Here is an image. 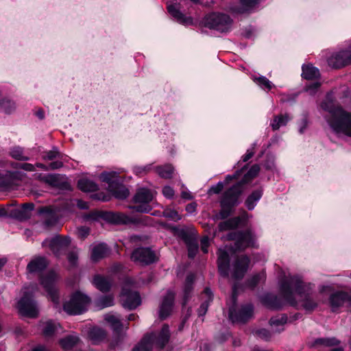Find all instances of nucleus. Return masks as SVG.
I'll return each instance as SVG.
<instances>
[{
  "label": "nucleus",
  "mask_w": 351,
  "mask_h": 351,
  "mask_svg": "<svg viewBox=\"0 0 351 351\" xmlns=\"http://www.w3.org/2000/svg\"><path fill=\"white\" fill-rule=\"evenodd\" d=\"M241 223V219L239 217L230 218L225 221L220 222L218 225L219 231H225L230 229H234L238 227Z\"/></svg>",
  "instance_id": "obj_35"
},
{
  "label": "nucleus",
  "mask_w": 351,
  "mask_h": 351,
  "mask_svg": "<svg viewBox=\"0 0 351 351\" xmlns=\"http://www.w3.org/2000/svg\"><path fill=\"white\" fill-rule=\"evenodd\" d=\"M15 109L16 104L13 101L6 98L0 99V112L5 114H11Z\"/></svg>",
  "instance_id": "obj_40"
},
{
  "label": "nucleus",
  "mask_w": 351,
  "mask_h": 351,
  "mask_svg": "<svg viewBox=\"0 0 351 351\" xmlns=\"http://www.w3.org/2000/svg\"><path fill=\"white\" fill-rule=\"evenodd\" d=\"M106 336L105 330L98 327H93L88 332V337L94 343L103 341Z\"/></svg>",
  "instance_id": "obj_33"
},
{
  "label": "nucleus",
  "mask_w": 351,
  "mask_h": 351,
  "mask_svg": "<svg viewBox=\"0 0 351 351\" xmlns=\"http://www.w3.org/2000/svg\"><path fill=\"white\" fill-rule=\"evenodd\" d=\"M104 319L110 325L111 328L116 332L119 333L123 327V324L119 318L114 315L108 313L105 315Z\"/></svg>",
  "instance_id": "obj_31"
},
{
  "label": "nucleus",
  "mask_w": 351,
  "mask_h": 351,
  "mask_svg": "<svg viewBox=\"0 0 351 351\" xmlns=\"http://www.w3.org/2000/svg\"><path fill=\"white\" fill-rule=\"evenodd\" d=\"M302 69V76L304 79L313 80L319 76V69L312 65H303Z\"/></svg>",
  "instance_id": "obj_36"
},
{
  "label": "nucleus",
  "mask_w": 351,
  "mask_h": 351,
  "mask_svg": "<svg viewBox=\"0 0 351 351\" xmlns=\"http://www.w3.org/2000/svg\"><path fill=\"white\" fill-rule=\"evenodd\" d=\"M217 265L220 275L223 277H228L230 268L229 254L226 250V247H220L218 250Z\"/></svg>",
  "instance_id": "obj_18"
},
{
  "label": "nucleus",
  "mask_w": 351,
  "mask_h": 351,
  "mask_svg": "<svg viewBox=\"0 0 351 351\" xmlns=\"http://www.w3.org/2000/svg\"><path fill=\"white\" fill-rule=\"evenodd\" d=\"M62 154L56 147H53L51 150L45 152L43 156L45 160H52L56 158H61Z\"/></svg>",
  "instance_id": "obj_48"
},
{
  "label": "nucleus",
  "mask_w": 351,
  "mask_h": 351,
  "mask_svg": "<svg viewBox=\"0 0 351 351\" xmlns=\"http://www.w3.org/2000/svg\"><path fill=\"white\" fill-rule=\"evenodd\" d=\"M95 287L102 292H107L111 287V281L108 278L101 275L95 276L93 281Z\"/></svg>",
  "instance_id": "obj_27"
},
{
  "label": "nucleus",
  "mask_w": 351,
  "mask_h": 351,
  "mask_svg": "<svg viewBox=\"0 0 351 351\" xmlns=\"http://www.w3.org/2000/svg\"><path fill=\"white\" fill-rule=\"evenodd\" d=\"M110 252V250L106 244L99 243L93 247L91 252V259L93 262H97L99 260L106 257Z\"/></svg>",
  "instance_id": "obj_26"
},
{
  "label": "nucleus",
  "mask_w": 351,
  "mask_h": 351,
  "mask_svg": "<svg viewBox=\"0 0 351 351\" xmlns=\"http://www.w3.org/2000/svg\"><path fill=\"white\" fill-rule=\"evenodd\" d=\"M131 259L143 265H150L157 261V256L149 247H138L133 251Z\"/></svg>",
  "instance_id": "obj_14"
},
{
  "label": "nucleus",
  "mask_w": 351,
  "mask_h": 351,
  "mask_svg": "<svg viewBox=\"0 0 351 351\" xmlns=\"http://www.w3.org/2000/svg\"><path fill=\"white\" fill-rule=\"evenodd\" d=\"M290 119L291 117L287 114H279L274 117L270 125L273 130H277L280 127L285 126Z\"/></svg>",
  "instance_id": "obj_32"
},
{
  "label": "nucleus",
  "mask_w": 351,
  "mask_h": 351,
  "mask_svg": "<svg viewBox=\"0 0 351 351\" xmlns=\"http://www.w3.org/2000/svg\"><path fill=\"white\" fill-rule=\"evenodd\" d=\"M266 274L265 272L261 271L258 273L254 276H252L250 278H249L246 282V287H249L251 289H254L259 283L265 280Z\"/></svg>",
  "instance_id": "obj_38"
},
{
  "label": "nucleus",
  "mask_w": 351,
  "mask_h": 351,
  "mask_svg": "<svg viewBox=\"0 0 351 351\" xmlns=\"http://www.w3.org/2000/svg\"><path fill=\"white\" fill-rule=\"evenodd\" d=\"M68 260L71 265H75L77 264V256L75 252H70L68 254Z\"/></svg>",
  "instance_id": "obj_63"
},
{
  "label": "nucleus",
  "mask_w": 351,
  "mask_h": 351,
  "mask_svg": "<svg viewBox=\"0 0 351 351\" xmlns=\"http://www.w3.org/2000/svg\"><path fill=\"white\" fill-rule=\"evenodd\" d=\"M348 300V293L343 291H337L330 295L329 303L332 311L336 312Z\"/></svg>",
  "instance_id": "obj_23"
},
{
  "label": "nucleus",
  "mask_w": 351,
  "mask_h": 351,
  "mask_svg": "<svg viewBox=\"0 0 351 351\" xmlns=\"http://www.w3.org/2000/svg\"><path fill=\"white\" fill-rule=\"evenodd\" d=\"M62 165H63V164L61 161L56 160V161L51 162L48 165V167H49V170H50V169L54 170V169H60V167H62Z\"/></svg>",
  "instance_id": "obj_64"
},
{
  "label": "nucleus",
  "mask_w": 351,
  "mask_h": 351,
  "mask_svg": "<svg viewBox=\"0 0 351 351\" xmlns=\"http://www.w3.org/2000/svg\"><path fill=\"white\" fill-rule=\"evenodd\" d=\"M263 300L264 303L271 308L278 309L280 308L279 300L276 295L267 294L263 297Z\"/></svg>",
  "instance_id": "obj_45"
},
{
  "label": "nucleus",
  "mask_w": 351,
  "mask_h": 351,
  "mask_svg": "<svg viewBox=\"0 0 351 351\" xmlns=\"http://www.w3.org/2000/svg\"><path fill=\"white\" fill-rule=\"evenodd\" d=\"M228 240L235 241V248L243 250L249 247H255V237L251 230L234 231L228 234Z\"/></svg>",
  "instance_id": "obj_10"
},
{
  "label": "nucleus",
  "mask_w": 351,
  "mask_h": 351,
  "mask_svg": "<svg viewBox=\"0 0 351 351\" xmlns=\"http://www.w3.org/2000/svg\"><path fill=\"white\" fill-rule=\"evenodd\" d=\"M321 107L329 113L326 120L332 131L351 137V112L328 100L323 101Z\"/></svg>",
  "instance_id": "obj_2"
},
{
  "label": "nucleus",
  "mask_w": 351,
  "mask_h": 351,
  "mask_svg": "<svg viewBox=\"0 0 351 351\" xmlns=\"http://www.w3.org/2000/svg\"><path fill=\"white\" fill-rule=\"evenodd\" d=\"M121 302L125 308L132 310L141 304V298L137 291L123 287L121 294Z\"/></svg>",
  "instance_id": "obj_16"
},
{
  "label": "nucleus",
  "mask_w": 351,
  "mask_h": 351,
  "mask_svg": "<svg viewBox=\"0 0 351 351\" xmlns=\"http://www.w3.org/2000/svg\"><path fill=\"white\" fill-rule=\"evenodd\" d=\"M175 294L169 291L163 298L159 309V317L161 319L167 318L172 311L174 304Z\"/></svg>",
  "instance_id": "obj_20"
},
{
  "label": "nucleus",
  "mask_w": 351,
  "mask_h": 351,
  "mask_svg": "<svg viewBox=\"0 0 351 351\" xmlns=\"http://www.w3.org/2000/svg\"><path fill=\"white\" fill-rule=\"evenodd\" d=\"M79 341V338L76 335H69L60 340V344L64 350H69L75 346Z\"/></svg>",
  "instance_id": "obj_42"
},
{
  "label": "nucleus",
  "mask_w": 351,
  "mask_h": 351,
  "mask_svg": "<svg viewBox=\"0 0 351 351\" xmlns=\"http://www.w3.org/2000/svg\"><path fill=\"white\" fill-rule=\"evenodd\" d=\"M243 168H242L241 170L237 171L233 175L226 176L223 183L228 184L232 180L238 179L243 173Z\"/></svg>",
  "instance_id": "obj_58"
},
{
  "label": "nucleus",
  "mask_w": 351,
  "mask_h": 351,
  "mask_svg": "<svg viewBox=\"0 0 351 351\" xmlns=\"http://www.w3.org/2000/svg\"><path fill=\"white\" fill-rule=\"evenodd\" d=\"M114 304V298L112 295L101 296L97 300V305L101 308L111 306Z\"/></svg>",
  "instance_id": "obj_46"
},
{
  "label": "nucleus",
  "mask_w": 351,
  "mask_h": 351,
  "mask_svg": "<svg viewBox=\"0 0 351 351\" xmlns=\"http://www.w3.org/2000/svg\"><path fill=\"white\" fill-rule=\"evenodd\" d=\"M307 126H308V119L306 116H304V117L301 119V121L300 123L299 132L300 134H303L305 132Z\"/></svg>",
  "instance_id": "obj_62"
},
{
  "label": "nucleus",
  "mask_w": 351,
  "mask_h": 351,
  "mask_svg": "<svg viewBox=\"0 0 351 351\" xmlns=\"http://www.w3.org/2000/svg\"><path fill=\"white\" fill-rule=\"evenodd\" d=\"M162 194L167 198L170 199V198H172L173 197V195H174V191H173V189L171 186H165L162 189Z\"/></svg>",
  "instance_id": "obj_61"
},
{
  "label": "nucleus",
  "mask_w": 351,
  "mask_h": 351,
  "mask_svg": "<svg viewBox=\"0 0 351 351\" xmlns=\"http://www.w3.org/2000/svg\"><path fill=\"white\" fill-rule=\"evenodd\" d=\"M34 208L33 203H25L19 207L13 208L10 211V215L20 221H25L31 217Z\"/></svg>",
  "instance_id": "obj_19"
},
{
  "label": "nucleus",
  "mask_w": 351,
  "mask_h": 351,
  "mask_svg": "<svg viewBox=\"0 0 351 351\" xmlns=\"http://www.w3.org/2000/svg\"><path fill=\"white\" fill-rule=\"evenodd\" d=\"M287 322V316L286 315H281L271 317L269 320L270 326L274 328V332H280L284 330V325Z\"/></svg>",
  "instance_id": "obj_29"
},
{
  "label": "nucleus",
  "mask_w": 351,
  "mask_h": 351,
  "mask_svg": "<svg viewBox=\"0 0 351 351\" xmlns=\"http://www.w3.org/2000/svg\"><path fill=\"white\" fill-rule=\"evenodd\" d=\"M89 234V228L85 226H82L77 228V235L81 239L86 238Z\"/></svg>",
  "instance_id": "obj_59"
},
{
  "label": "nucleus",
  "mask_w": 351,
  "mask_h": 351,
  "mask_svg": "<svg viewBox=\"0 0 351 351\" xmlns=\"http://www.w3.org/2000/svg\"><path fill=\"white\" fill-rule=\"evenodd\" d=\"M162 215L168 219L174 220V221H178L181 219V217L179 215L177 211L173 209L167 208L164 210L162 213Z\"/></svg>",
  "instance_id": "obj_53"
},
{
  "label": "nucleus",
  "mask_w": 351,
  "mask_h": 351,
  "mask_svg": "<svg viewBox=\"0 0 351 351\" xmlns=\"http://www.w3.org/2000/svg\"><path fill=\"white\" fill-rule=\"evenodd\" d=\"M152 168V164L145 166H135L133 167V173L138 176H143L151 171Z\"/></svg>",
  "instance_id": "obj_51"
},
{
  "label": "nucleus",
  "mask_w": 351,
  "mask_h": 351,
  "mask_svg": "<svg viewBox=\"0 0 351 351\" xmlns=\"http://www.w3.org/2000/svg\"><path fill=\"white\" fill-rule=\"evenodd\" d=\"M203 294L205 295L206 299L204 302L202 303V304L200 305L199 308L197 310V314L199 317L206 315L208 311V306L213 299V294L208 287H206L204 289Z\"/></svg>",
  "instance_id": "obj_30"
},
{
  "label": "nucleus",
  "mask_w": 351,
  "mask_h": 351,
  "mask_svg": "<svg viewBox=\"0 0 351 351\" xmlns=\"http://www.w3.org/2000/svg\"><path fill=\"white\" fill-rule=\"evenodd\" d=\"M242 191L243 186L241 183L237 182L223 193L220 201L221 207L219 213L220 219H226L230 215L232 208L239 203V197Z\"/></svg>",
  "instance_id": "obj_4"
},
{
  "label": "nucleus",
  "mask_w": 351,
  "mask_h": 351,
  "mask_svg": "<svg viewBox=\"0 0 351 351\" xmlns=\"http://www.w3.org/2000/svg\"><path fill=\"white\" fill-rule=\"evenodd\" d=\"M117 187H112L110 189L113 195L119 199H124L129 195V190L122 184H117Z\"/></svg>",
  "instance_id": "obj_41"
},
{
  "label": "nucleus",
  "mask_w": 351,
  "mask_h": 351,
  "mask_svg": "<svg viewBox=\"0 0 351 351\" xmlns=\"http://www.w3.org/2000/svg\"><path fill=\"white\" fill-rule=\"evenodd\" d=\"M180 5L178 3H169L167 5V10L169 13L180 23L188 25L193 23L191 17H187L184 15L180 11Z\"/></svg>",
  "instance_id": "obj_21"
},
{
  "label": "nucleus",
  "mask_w": 351,
  "mask_h": 351,
  "mask_svg": "<svg viewBox=\"0 0 351 351\" xmlns=\"http://www.w3.org/2000/svg\"><path fill=\"white\" fill-rule=\"evenodd\" d=\"M77 186L84 192H93L98 190V185L95 182L87 179L80 180Z\"/></svg>",
  "instance_id": "obj_37"
},
{
  "label": "nucleus",
  "mask_w": 351,
  "mask_h": 351,
  "mask_svg": "<svg viewBox=\"0 0 351 351\" xmlns=\"http://www.w3.org/2000/svg\"><path fill=\"white\" fill-rule=\"evenodd\" d=\"M57 275L53 271H50L40 277V284L47 292L51 301L56 305L59 304V298L56 287Z\"/></svg>",
  "instance_id": "obj_13"
},
{
  "label": "nucleus",
  "mask_w": 351,
  "mask_h": 351,
  "mask_svg": "<svg viewBox=\"0 0 351 351\" xmlns=\"http://www.w3.org/2000/svg\"><path fill=\"white\" fill-rule=\"evenodd\" d=\"M263 195V190L254 191L246 199L245 205L249 210H252Z\"/></svg>",
  "instance_id": "obj_28"
},
{
  "label": "nucleus",
  "mask_w": 351,
  "mask_h": 351,
  "mask_svg": "<svg viewBox=\"0 0 351 351\" xmlns=\"http://www.w3.org/2000/svg\"><path fill=\"white\" fill-rule=\"evenodd\" d=\"M102 218L108 223L115 225H149L152 218L148 216L129 215L121 212L106 211L102 213Z\"/></svg>",
  "instance_id": "obj_5"
},
{
  "label": "nucleus",
  "mask_w": 351,
  "mask_h": 351,
  "mask_svg": "<svg viewBox=\"0 0 351 351\" xmlns=\"http://www.w3.org/2000/svg\"><path fill=\"white\" fill-rule=\"evenodd\" d=\"M89 302L90 298L86 295L77 291L64 304L63 308L69 315H80L86 311Z\"/></svg>",
  "instance_id": "obj_8"
},
{
  "label": "nucleus",
  "mask_w": 351,
  "mask_h": 351,
  "mask_svg": "<svg viewBox=\"0 0 351 351\" xmlns=\"http://www.w3.org/2000/svg\"><path fill=\"white\" fill-rule=\"evenodd\" d=\"M99 178L101 181L108 183L109 184V187L111 189L114 184H117L116 181L118 178V173L115 171H105L100 174Z\"/></svg>",
  "instance_id": "obj_39"
},
{
  "label": "nucleus",
  "mask_w": 351,
  "mask_h": 351,
  "mask_svg": "<svg viewBox=\"0 0 351 351\" xmlns=\"http://www.w3.org/2000/svg\"><path fill=\"white\" fill-rule=\"evenodd\" d=\"M209 246V238L208 237H204L201 239V250L204 253H208Z\"/></svg>",
  "instance_id": "obj_60"
},
{
  "label": "nucleus",
  "mask_w": 351,
  "mask_h": 351,
  "mask_svg": "<svg viewBox=\"0 0 351 351\" xmlns=\"http://www.w3.org/2000/svg\"><path fill=\"white\" fill-rule=\"evenodd\" d=\"M224 183L223 182H219L217 184L213 185L208 190V193L209 195L212 194H219L223 189Z\"/></svg>",
  "instance_id": "obj_54"
},
{
  "label": "nucleus",
  "mask_w": 351,
  "mask_h": 351,
  "mask_svg": "<svg viewBox=\"0 0 351 351\" xmlns=\"http://www.w3.org/2000/svg\"><path fill=\"white\" fill-rule=\"evenodd\" d=\"M254 82L258 84L262 88L271 90L273 87V84L266 77L260 76L254 78Z\"/></svg>",
  "instance_id": "obj_49"
},
{
  "label": "nucleus",
  "mask_w": 351,
  "mask_h": 351,
  "mask_svg": "<svg viewBox=\"0 0 351 351\" xmlns=\"http://www.w3.org/2000/svg\"><path fill=\"white\" fill-rule=\"evenodd\" d=\"M195 275L189 274L187 275L183 286V306L186 305L192 295Z\"/></svg>",
  "instance_id": "obj_25"
},
{
  "label": "nucleus",
  "mask_w": 351,
  "mask_h": 351,
  "mask_svg": "<svg viewBox=\"0 0 351 351\" xmlns=\"http://www.w3.org/2000/svg\"><path fill=\"white\" fill-rule=\"evenodd\" d=\"M315 344L323 345L325 346H333L338 345L339 341L335 337L330 338H318L315 341Z\"/></svg>",
  "instance_id": "obj_50"
},
{
  "label": "nucleus",
  "mask_w": 351,
  "mask_h": 351,
  "mask_svg": "<svg viewBox=\"0 0 351 351\" xmlns=\"http://www.w3.org/2000/svg\"><path fill=\"white\" fill-rule=\"evenodd\" d=\"M233 20L226 14L212 12L204 19V26L221 33L229 32L232 27Z\"/></svg>",
  "instance_id": "obj_6"
},
{
  "label": "nucleus",
  "mask_w": 351,
  "mask_h": 351,
  "mask_svg": "<svg viewBox=\"0 0 351 351\" xmlns=\"http://www.w3.org/2000/svg\"><path fill=\"white\" fill-rule=\"evenodd\" d=\"M170 332L169 326L164 324L158 337L153 332L145 335L134 348L133 351H152L155 343L160 349L169 342Z\"/></svg>",
  "instance_id": "obj_3"
},
{
  "label": "nucleus",
  "mask_w": 351,
  "mask_h": 351,
  "mask_svg": "<svg viewBox=\"0 0 351 351\" xmlns=\"http://www.w3.org/2000/svg\"><path fill=\"white\" fill-rule=\"evenodd\" d=\"M10 155L12 158L17 160L27 161L30 159V156L25 152L24 149L20 146H15L11 148Z\"/></svg>",
  "instance_id": "obj_34"
},
{
  "label": "nucleus",
  "mask_w": 351,
  "mask_h": 351,
  "mask_svg": "<svg viewBox=\"0 0 351 351\" xmlns=\"http://www.w3.org/2000/svg\"><path fill=\"white\" fill-rule=\"evenodd\" d=\"M71 243L69 237H62L57 235L51 239H47L42 243L43 247H49L56 256L64 254Z\"/></svg>",
  "instance_id": "obj_12"
},
{
  "label": "nucleus",
  "mask_w": 351,
  "mask_h": 351,
  "mask_svg": "<svg viewBox=\"0 0 351 351\" xmlns=\"http://www.w3.org/2000/svg\"><path fill=\"white\" fill-rule=\"evenodd\" d=\"M48 265V261L43 256L33 258L27 265V271L29 273H39L43 271Z\"/></svg>",
  "instance_id": "obj_22"
},
{
  "label": "nucleus",
  "mask_w": 351,
  "mask_h": 351,
  "mask_svg": "<svg viewBox=\"0 0 351 351\" xmlns=\"http://www.w3.org/2000/svg\"><path fill=\"white\" fill-rule=\"evenodd\" d=\"M242 6L241 10L239 12H248L254 8L259 2L260 0H239Z\"/></svg>",
  "instance_id": "obj_47"
},
{
  "label": "nucleus",
  "mask_w": 351,
  "mask_h": 351,
  "mask_svg": "<svg viewBox=\"0 0 351 351\" xmlns=\"http://www.w3.org/2000/svg\"><path fill=\"white\" fill-rule=\"evenodd\" d=\"M351 63V43L348 49L333 53L328 59V65L334 69H339Z\"/></svg>",
  "instance_id": "obj_15"
},
{
  "label": "nucleus",
  "mask_w": 351,
  "mask_h": 351,
  "mask_svg": "<svg viewBox=\"0 0 351 351\" xmlns=\"http://www.w3.org/2000/svg\"><path fill=\"white\" fill-rule=\"evenodd\" d=\"M253 334L254 336L259 337L265 341H268L271 338L270 332L265 328L255 330L253 331Z\"/></svg>",
  "instance_id": "obj_52"
},
{
  "label": "nucleus",
  "mask_w": 351,
  "mask_h": 351,
  "mask_svg": "<svg viewBox=\"0 0 351 351\" xmlns=\"http://www.w3.org/2000/svg\"><path fill=\"white\" fill-rule=\"evenodd\" d=\"M41 327L43 334L46 338L53 337L60 329V324L53 320L43 322Z\"/></svg>",
  "instance_id": "obj_24"
},
{
  "label": "nucleus",
  "mask_w": 351,
  "mask_h": 351,
  "mask_svg": "<svg viewBox=\"0 0 351 351\" xmlns=\"http://www.w3.org/2000/svg\"><path fill=\"white\" fill-rule=\"evenodd\" d=\"M237 298V285L234 284L232 287L231 298L232 305L229 308V318L233 323H245L252 317L254 311L253 305L251 304L243 305L239 311H237L235 310Z\"/></svg>",
  "instance_id": "obj_7"
},
{
  "label": "nucleus",
  "mask_w": 351,
  "mask_h": 351,
  "mask_svg": "<svg viewBox=\"0 0 351 351\" xmlns=\"http://www.w3.org/2000/svg\"><path fill=\"white\" fill-rule=\"evenodd\" d=\"M260 171V167L258 165H254L251 167V168L248 170V171L244 175L242 180L239 182L241 183L243 186L244 184H246L250 182L252 179H254L258 173Z\"/></svg>",
  "instance_id": "obj_43"
},
{
  "label": "nucleus",
  "mask_w": 351,
  "mask_h": 351,
  "mask_svg": "<svg viewBox=\"0 0 351 351\" xmlns=\"http://www.w3.org/2000/svg\"><path fill=\"white\" fill-rule=\"evenodd\" d=\"M198 250V245L195 243H191L188 245V256L191 258H193Z\"/></svg>",
  "instance_id": "obj_56"
},
{
  "label": "nucleus",
  "mask_w": 351,
  "mask_h": 351,
  "mask_svg": "<svg viewBox=\"0 0 351 351\" xmlns=\"http://www.w3.org/2000/svg\"><path fill=\"white\" fill-rule=\"evenodd\" d=\"M313 285L305 283L299 276H291L282 280L280 285V294L289 305L296 306L299 298L301 306L306 311H313L318 304L313 297Z\"/></svg>",
  "instance_id": "obj_1"
},
{
  "label": "nucleus",
  "mask_w": 351,
  "mask_h": 351,
  "mask_svg": "<svg viewBox=\"0 0 351 351\" xmlns=\"http://www.w3.org/2000/svg\"><path fill=\"white\" fill-rule=\"evenodd\" d=\"M250 258L246 255L239 256L232 265V277L235 280L243 278L248 269Z\"/></svg>",
  "instance_id": "obj_17"
},
{
  "label": "nucleus",
  "mask_w": 351,
  "mask_h": 351,
  "mask_svg": "<svg viewBox=\"0 0 351 351\" xmlns=\"http://www.w3.org/2000/svg\"><path fill=\"white\" fill-rule=\"evenodd\" d=\"M153 198L154 195L150 190L145 188L139 189L133 197V202L137 205L130 206L129 208L138 213H148L152 209L149 203Z\"/></svg>",
  "instance_id": "obj_9"
},
{
  "label": "nucleus",
  "mask_w": 351,
  "mask_h": 351,
  "mask_svg": "<svg viewBox=\"0 0 351 351\" xmlns=\"http://www.w3.org/2000/svg\"><path fill=\"white\" fill-rule=\"evenodd\" d=\"M14 167L20 168L26 171H34L36 170L35 166L30 163H16Z\"/></svg>",
  "instance_id": "obj_57"
},
{
  "label": "nucleus",
  "mask_w": 351,
  "mask_h": 351,
  "mask_svg": "<svg viewBox=\"0 0 351 351\" xmlns=\"http://www.w3.org/2000/svg\"><path fill=\"white\" fill-rule=\"evenodd\" d=\"M156 171L162 178H170L172 176L173 168L171 165H165L156 167Z\"/></svg>",
  "instance_id": "obj_44"
},
{
  "label": "nucleus",
  "mask_w": 351,
  "mask_h": 351,
  "mask_svg": "<svg viewBox=\"0 0 351 351\" xmlns=\"http://www.w3.org/2000/svg\"><path fill=\"white\" fill-rule=\"evenodd\" d=\"M19 313L25 317H36L38 315V308L36 302L33 299L32 293L24 291L23 296L18 302Z\"/></svg>",
  "instance_id": "obj_11"
},
{
  "label": "nucleus",
  "mask_w": 351,
  "mask_h": 351,
  "mask_svg": "<svg viewBox=\"0 0 351 351\" xmlns=\"http://www.w3.org/2000/svg\"><path fill=\"white\" fill-rule=\"evenodd\" d=\"M57 221L55 214L49 213L45 219L44 224L47 227L52 226L57 223Z\"/></svg>",
  "instance_id": "obj_55"
}]
</instances>
